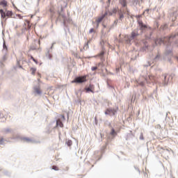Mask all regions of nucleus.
Wrapping results in <instances>:
<instances>
[{"mask_svg": "<svg viewBox=\"0 0 178 178\" xmlns=\"http://www.w3.org/2000/svg\"><path fill=\"white\" fill-rule=\"evenodd\" d=\"M87 81V76H78L75 78L74 81H72V83H86Z\"/></svg>", "mask_w": 178, "mask_h": 178, "instance_id": "obj_1", "label": "nucleus"}, {"mask_svg": "<svg viewBox=\"0 0 178 178\" xmlns=\"http://www.w3.org/2000/svg\"><path fill=\"white\" fill-rule=\"evenodd\" d=\"M0 13H1V16L3 19H5L6 17V16L8 17H10V16H12L13 13L12 11H7L6 13H5V12H3V10L1 9L0 10Z\"/></svg>", "mask_w": 178, "mask_h": 178, "instance_id": "obj_2", "label": "nucleus"}, {"mask_svg": "<svg viewBox=\"0 0 178 178\" xmlns=\"http://www.w3.org/2000/svg\"><path fill=\"white\" fill-rule=\"evenodd\" d=\"M116 113V110L114 108H107L105 111V115H115Z\"/></svg>", "mask_w": 178, "mask_h": 178, "instance_id": "obj_3", "label": "nucleus"}, {"mask_svg": "<svg viewBox=\"0 0 178 178\" xmlns=\"http://www.w3.org/2000/svg\"><path fill=\"white\" fill-rule=\"evenodd\" d=\"M106 16H108V13H105L103 15L97 19L96 22L97 23V26H99V23H101Z\"/></svg>", "mask_w": 178, "mask_h": 178, "instance_id": "obj_4", "label": "nucleus"}, {"mask_svg": "<svg viewBox=\"0 0 178 178\" xmlns=\"http://www.w3.org/2000/svg\"><path fill=\"white\" fill-rule=\"evenodd\" d=\"M136 37H138V31H132L131 33V37L129 39V42H130V41H131V40H134V38H136Z\"/></svg>", "mask_w": 178, "mask_h": 178, "instance_id": "obj_5", "label": "nucleus"}, {"mask_svg": "<svg viewBox=\"0 0 178 178\" xmlns=\"http://www.w3.org/2000/svg\"><path fill=\"white\" fill-rule=\"evenodd\" d=\"M92 88H94V86L90 85V87L86 88L85 90L86 92H94V91H92Z\"/></svg>", "mask_w": 178, "mask_h": 178, "instance_id": "obj_6", "label": "nucleus"}, {"mask_svg": "<svg viewBox=\"0 0 178 178\" xmlns=\"http://www.w3.org/2000/svg\"><path fill=\"white\" fill-rule=\"evenodd\" d=\"M0 6L3 8H6V6H8V1H6V0H2L1 1H0Z\"/></svg>", "mask_w": 178, "mask_h": 178, "instance_id": "obj_7", "label": "nucleus"}, {"mask_svg": "<svg viewBox=\"0 0 178 178\" xmlns=\"http://www.w3.org/2000/svg\"><path fill=\"white\" fill-rule=\"evenodd\" d=\"M138 24H139V26H140L141 30H144L145 29H147V25H145L143 23V21H138Z\"/></svg>", "mask_w": 178, "mask_h": 178, "instance_id": "obj_8", "label": "nucleus"}, {"mask_svg": "<svg viewBox=\"0 0 178 178\" xmlns=\"http://www.w3.org/2000/svg\"><path fill=\"white\" fill-rule=\"evenodd\" d=\"M120 3L123 6V8H126V6H127V1L126 0H120Z\"/></svg>", "mask_w": 178, "mask_h": 178, "instance_id": "obj_9", "label": "nucleus"}, {"mask_svg": "<svg viewBox=\"0 0 178 178\" xmlns=\"http://www.w3.org/2000/svg\"><path fill=\"white\" fill-rule=\"evenodd\" d=\"M110 134H111V136H113V137H115V136H118V133H116V131H115V129H113V128H112Z\"/></svg>", "mask_w": 178, "mask_h": 178, "instance_id": "obj_10", "label": "nucleus"}, {"mask_svg": "<svg viewBox=\"0 0 178 178\" xmlns=\"http://www.w3.org/2000/svg\"><path fill=\"white\" fill-rule=\"evenodd\" d=\"M56 124L57 126H59V127H63V123L59 119L57 120Z\"/></svg>", "mask_w": 178, "mask_h": 178, "instance_id": "obj_11", "label": "nucleus"}, {"mask_svg": "<svg viewBox=\"0 0 178 178\" xmlns=\"http://www.w3.org/2000/svg\"><path fill=\"white\" fill-rule=\"evenodd\" d=\"M163 77L164 79L163 83L164 84H168V80L166 79V77H168V74H164L163 75Z\"/></svg>", "mask_w": 178, "mask_h": 178, "instance_id": "obj_12", "label": "nucleus"}, {"mask_svg": "<svg viewBox=\"0 0 178 178\" xmlns=\"http://www.w3.org/2000/svg\"><path fill=\"white\" fill-rule=\"evenodd\" d=\"M66 144L68 147H72L73 145V141H72V140H67Z\"/></svg>", "mask_w": 178, "mask_h": 178, "instance_id": "obj_13", "label": "nucleus"}, {"mask_svg": "<svg viewBox=\"0 0 178 178\" xmlns=\"http://www.w3.org/2000/svg\"><path fill=\"white\" fill-rule=\"evenodd\" d=\"M162 42H163V40H162V39H157V40L155 41L156 45H158V44H162Z\"/></svg>", "mask_w": 178, "mask_h": 178, "instance_id": "obj_14", "label": "nucleus"}, {"mask_svg": "<svg viewBox=\"0 0 178 178\" xmlns=\"http://www.w3.org/2000/svg\"><path fill=\"white\" fill-rule=\"evenodd\" d=\"M34 90L36 94H41V90L40 89V88H35Z\"/></svg>", "mask_w": 178, "mask_h": 178, "instance_id": "obj_15", "label": "nucleus"}, {"mask_svg": "<svg viewBox=\"0 0 178 178\" xmlns=\"http://www.w3.org/2000/svg\"><path fill=\"white\" fill-rule=\"evenodd\" d=\"M31 72L32 74H35V72H37V68H31Z\"/></svg>", "mask_w": 178, "mask_h": 178, "instance_id": "obj_16", "label": "nucleus"}, {"mask_svg": "<svg viewBox=\"0 0 178 178\" xmlns=\"http://www.w3.org/2000/svg\"><path fill=\"white\" fill-rule=\"evenodd\" d=\"M149 80H151V81H152V82L155 81V76H152V75L149 76Z\"/></svg>", "mask_w": 178, "mask_h": 178, "instance_id": "obj_17", "label": "nucleus"}, {"mask_svg": "<svg viewBox=\"0 0 178 178\" xmlns=\"http://www.w3.org/2000/svg\"><path fill=\"white\" fill-rule=\"evenodd\" d=\"M116 12H118L116 8L113 9V13H109V16H112V15H113V13H116Z\"/></svg>", "mask_w": 178, "mask_h": 178, "instance_id": "obj_18", "label": "nucleus"}, {"mask_svg": "<svg viewBox=\"0 0 178 178\" xmlns=\"http://www.w3.org/2000/svg\"><path fill=\"white\" fill-rule=\"evenodd\" d=\"M51 169H53V170H59V168H58L56 165H53Z\"/></svg>", "mask_w": 178, "mask_h": 178, "instance_id": "obj_19", "label": "nucleus"}, {"mask_svg": "<svg viewBox=\"0 0 178 178\" xmlns=\"http://www.w3.org/2000/svg\"><path fill=\"white\" fill-rule=\"evenodd\" d=\"M24 141H26V143H30V142H31V139H30L29 138H24Z\"/></svg>", "mask_w": 178, "mask_h": 178, "instance_id": "obj_20", "label": "nucleus"}, {"mask_svg": "<svg viewBox=\"0 0 178 178\" xmlns=\"http://www.w3.org/2000/svg\"><path fill=\"white\" fill-rule=\"evenodd\" d=\"M3 144V138H0V145H2Z\"/></svg>", "mask_w": 178, "mask_h": 178, "instance_id": "obj_21", "label": "nucleus"}, {"mask_svg": "<svg viewBox=\"0 0 178 178\" xmlns=\"http://www.w3.org/2000/svg\"><path fill=\"white\" fill-rule=\"evenodd\" d=\"M140 140H144V135L143 134L140 136Z\"/></svg>", "mask_w": 178, "mask_h": 178, "instance_id": "obj_22", "label": "nucleus"}, {"mask_svg": "<svg viewBox=\"0 0 178 178\" xmlns=\"http://www.w3.org/2000/svg\"><path fill=\"white\" fill-rule=\"evenodd\" d=\"M33 61L35 62V63H36V65H38V61L37 60H35V58H33Z\"/></svg>", "mask_w": 178, "mask_h": 178, "instance_id": "obj_23", "label": "nucleus"}, {"mask_svg": "<svg viewBox=\"0 0 178 178\" xmlns=\"http://www.w3.org/2000/svg\"><path fill=\"white\" fill-rule=\"evenodd\" d=\"M92 72H94L95 70H97V69H98L97 67H92Z\"/></svg>", "mask_w": 178, "mask_h": 178, "instance_id": "obj_24", "label": "nucleus"}, {"mask_svg": "<svg viewBox=\"0 0 178 178\" xmlns=\"http://www.w3.org/2000/svg\"><path fill=\"white\" fill-rule=\"evenodd\" d=\"M123 17H124V16L123 15V14H120V19H123Z\"/></svg>", "mask_w": 178, "mask_h": 178, "instance_id": "obj_25", "label": "nucleus"}, {"mask_svg": "<svg viewBox=\"0 0 178 178\" xmlns=\"http://www.w3.org/2000/svg\"><path fill=\"white\" fill-rule=\"evenodd\" d=\"M89 33L91 34V33H94V29H91L90 31H89Z\"/></svg>", "mask_w": 178, "mask_h": 178, "instance_id": "obj_26", "label": "nucleus"}, {"mask_svg": "<svg viewBox=\"0 0 178 178\" xmlns=\"http://www.w3.org/2000/svg\"><path fill=\"white\" fill-rule=\"evenodd\" d=\"M170 38H172V37L165 38L164 39V41H166V40H169V41H170Z\"/></svg>", "mask_w": 178, "mask_h": 178, "instance_id": "obj_27", "label": "nucleus"}, {"mask_svg": "<svg viewBox=\"0 0 178 178\" xmlns=\"http://www.w3.org/2000/svg\"><path fill=\"white\" fill-rule=\"evenodd\" d=\"M49 12H51V13H54V8H50Z\"/></svg>", "mask_w": 178, "mask_h": 178, "instance_id": "obj_28", "label": "nucleus"}, {"mask_svg": "<svg viewBox=\"0 0 178 178\" xmlns=\"http://www.w3.org/2000/svg\"><path fill=\"white\" fill-rule=\"evenodd\" d=\"M3 47L4 49H5V48L7 49L6 44L5 43L3 44Z\"/></svg>", "mask_w": 178, "mask_h": 178, "instance_id": "obj_29", "label": "nucleus"}, {"mask_svg": "<svg viewBox=\"0 0 178 178\" xmlns=\"http://www.w3.org/2000/svg\"><path fill=\"white\" fill-rule=\"evenodd\" d=\"M61 118L65 120V115H61Z\"/></svg>", "mask_w": 178, "mask_h": 178, "instance_id": "obj_30", "label": "nucleus"}, {"mask_svg": "<svg viewBox=\"0 0 178 178\" xmlns=\"http://www.w3.org/2000/svg\"><path fill=\"white\" fill-rule=\"evenodd\" d=\"M31 59H32L33 60V59H34V57H33V56H31Z\"/></svg>", "mask_w": 178, "mask_h": 178, "instance_id": "obj_31", "label": "nucleus"}, {"mask_svg": "<svg viewBox=\"0 0 178 178\" xmlns=\"http://www.w3.org/2000/svg\"><path fill=\"white\" fill-rule=\"evenodd\" d=\"M146 12L149 13V10H147Z\"/></svg>", "mask_w": 178, "mask_h": 178, "instance_id": "obj_32", "label": "nucleus"}, {"mask_svg": "<svg viewBox=\"0 0 178 178\" xmlns=\"http://www.w3.org/2000/svg\"><path fill=\"white\" fill-rule=\"evenodd\" d=\"M6 132L9 131V129H6Z\"/></svg>", "mask_w": 178, "mask_h": 178, "instance_id": "obj_33", "label": "nucleus"}, {"mask_svg": "<svg viewBox=\"0 0 178 178\" xmlns=\"http://www.w3.org/2000/svg\"><path fill=\"white\" fill-rule=\"evenodd\" d=\"M156 58H159V56H157Z\"/></svg>", "mask_w": 178, "mask_h": 178, "instance_id": "obj_34", "label": "nucleus"}]
</instances>
